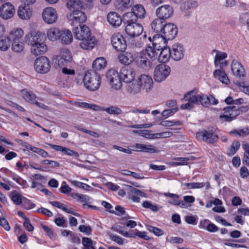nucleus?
<instances>
[{"label":"nucleus","mask_w":249,"mask_h":249,"mask_svg":"<svg viewBox=\"0 0 249 249\" xmlns=\"http://www.w3.org/2000/svg\"><path fill=\"white\" fill-rule=\"evenodd\" d=\"M79 25V27H75L73 31L75 38L81 41L79 46L85 50L93 49L96 44L95 37L91 36L90 30L86 25Z\"/></svg>","instance_id":"obj_1"},{"label":"nucleus","mask_w":249,"mask_h":249,"mask_svg":"<svg viewBox=\"0 0 249 249\" xmlns=\"http://www.w3.org/2000/svg\"><path fill=\"white\" fill-rule=\"evenodd\" d=\"M85 87L90 91H94L99 88L101 77L95 71L87 72L83 79Z\"/></svg>","instance_id":"obj_2"},{"label":"nucleus","mask_w":249,"mask_h":249,"mask_svg":"<svg viewBox=\"0 0 249 249\" xmlns=\"http://www.w3.org/2000/svg\"><path fill=\"white\" fill-rule=\"evenodd\" d=\"M195 92L193 93L194 98L192 99V101L194 103H196V105H201L204 107H209L210 106L213 105H217L218 103V100L211 94L209 96L206 94L199 95L197 94V91L196 89Z\"/></svg>","instance_id":"obj_3"},{"label":"nucleus","mask_w":249,"mask_h":249,"mask_svg":"<svg viewBox=\"0 0 249 249\" xmlns=\"http://www.w3.org/2000/svg\"><path fill=\"white\" fill-rule=\"evenodd\" d=\"M72 59L71 54L69 50L66 48H62L59 54L54 56L53 60L55 65L62 67L69 66Z\"/></svg>","instance_id":"obj_4"},{"label":"nucleus","mask_w":249,"mask_h":249,"mask_svg":"<svg viewBox=\"0 0 249 249\" xmlns=\"http://www.w3.org/2000/svg\"><path fill=\"white\" fill-rule=\"evenodd\" d=\"M136 18H130L126 20L125 32L128 36L133 37L140 36L143 30L142 26L140 23H136Z\"/></svg>","instance_id":"obj_5"},{"label":"nucleus","mask_w":249,"mask_h":249,"mask_svg":"<svg viewBox=\"0 0 249 249\" xmlns=\"http://www.w3.org/2000/svg\"><path fill=\"white\" fill-rule=\"evenodd\" d=\"M224 113L219 116V119L222 122H231L239 115V110L234 106H227L222 109Z\"/></svg>","instance_id":"obj_6"},{"label":"nucleus","mask_w":249,"mask_h":249,"mask_svg":"<svg viewBox=\"0 0 249 249\" xmlns=\"http://www.w3.org/2000/svg\"><path fill=\"white\" fill-rule=\"evenodd\" d=\"M196 138L200 141L213 144L218 139L217 135L213 129H203L196 134Z\"/></svg>","instance_id":"obj_7"},{"label":"nucleus","mask_w":249,"mask_h":249,"mask_svg":"<svg viewBox=\"0 0 249 249\" xmlns=\"http://www.w3.org/2000/svg\"><path fill=\"white\" fill-rule=\"evenodd\" d=\"M107 81L111 87L115 89H119L122 86L120 73L114 69L108 70L106 73Z\"/></svg>","instance_id":"obj_8"},{"label":"nucleus","mask_w":249,"mask_h":249,"mask_svg":"<svg viewBox=\"0 0 249 249\" xmlns=\"http://www.w3.org/2000/svg\"><path fill=\"white\" fill-rule=\"evenodd\" d=\"M171 68L169 66L163 64H159L154 70V79L157 82H161L169 76Z\"/></svg>","instance_id":"obj_9"},{"label":"nucleus","mask_w":249,"mask_h":249,"mask_svg":"<svg viewBox=\"0 0 249 249\" xmlns=\"http://www.w3.org/2000/svg\"><path fill=\"white\" fill-rule=\"evenodd\" d=\"M111 43L113 48L119 52H124L127 47L124 37L119 33L114 34L112 36Z\"/></svg>","instance_id":"obj_10"},{"label":"nucleus","mask_w":249,"mask_h":249,"mask_svg":"<svg viewBox=\"0 0 249 249\" xmlns=\"http://www.w3.org/2000/svg\"><path fill=\"white\" fill-rule=\"evenodd\" d=\"M34 67L37 72L46 73L50 71V61L46 56L39 57L36 60Z\"/></svg>","instance_id":"obj_11"},{"label":"nucleus","mask_w":249,"mask_h":249,"mask_svg":"<svg viewBox=\"0 0 249 249\" xmlns=\"http://www.w3.org/2000/svg\"><path fill=\"white\" fill-rule=\"evenodd\" d=\"M67 18L73 26L76 25V24H81L87 19L86 14L81 10H77L71 13L68 15Z\"/></svg>","instance_id":"obj_12"},{"label":"nucleus","mask_w":249,"mask_h":249,"mask_svg":"<svg viewBox=\"0 0 249 249\" xmlns=\"http://www.w3.org/2000/svg\"><path fill=\"white\" fill-rule=\"evenodd\" d=\"M178 31L176 25L172 23H168L164 25L161 33L167 40H172L176 36Z\"/></svg>","instance_id":"obj_13"},{"label":"nucleus","mask_w":249,"mask_h":249,"mask_svg":"<svg viewBox=\"0 0 249 249\" xmlns=\"http://www.w3.org/2000/svg\"><path fill=\"white\" fill-rule=\"evenodd\" d=\"M174 10L169 5H164L158 8L156 11V16L165 20L170 18L173 14Z\"/></svg>","instance_id":"obj_14"},{"label":"nucleus","mask_w":249,"mask_h":249,"mask_svg":"<svg viewBox=\"0 0 249 249\" xmlns=\"http://www.w3.org/2000/svg\"><path fill=\"white\" fill-rule=\"evenodd\" d=\"M133 133H142V135L146 138L148 139H157L160 138H169L172 136L173 133L171 131L164 132L159 133L150 134L148 130H133Z\"/></svg>","instance_id":"obj_15"},{"label":"nucleus","mask_w":249,"mask_h":249,"mask_svg":"<svg viewBox=\"0 0 249 249\" xmlns=\"http://www.w3.org/2000/svg\"><path fill=\"white\" fill-rule=\"evenodd\" d=\"M15 13L14 6L10 2L2 4L0 7V17L4 19L12 18Z\"/></svg>","instance_id":"obj_16"},{"label":"nucleus","mask_w":249,"mask_h":249,"mask_svg":"<svg viewBox=\"0 0 249 249\" xmlns=\"http://www.w3.org/2000/svg\"><path fill=\"white\" fill-rule=\"evenodd\" d=\"M121 80L125 83H131L135 77L134 70L128 66L123 67L120 71Z\"/></svg>","instance_id":"obj_17"},{"label":"nucleus","mask_w":249,"mask_h":249,"mask_svg":"<svg viewBox=\"0 0 249 249\" xmlns=\"http://www.w3.org/2000/svg\"><path fill=\"white\" fill-rule=\"evenodd\" d=\"M42 18L45 22L53 24L55 22L57 19V14L54 9L48 7L43 10Z\"/></svg>","instance_id":"obj_18"},{"label":"nucleus","mask_w":249,"mask_h":249,"mask_svg":"<svg viewBox=\"0 0 249 249\" xmlns=\"http://www.w3.org/2000/svg\"><path fill=\"white\" fill-rule=\"evenodd\" d=\"M171 58L175 61L182 59L184 55L185 49L180 44L175 43L170 49Z\"/></svg>","instance_id":"obj_19"},{"label":"nucleus","mask_w":249,"mask_h":249,"mask_svg":"<svg viewBox=\"0 0 249 249\" xmlns=\"http://www.w3.org/2000/svg\"><path fill=\"white\" fill-rule=\"evenodd\" d=\"M148 40L152 43L151 46L155 48L159 49V50L166 47L167 39L161 34H156L151 38V37H148Z\"/></svg>","instance_id":"obj_20"},{"label":"nucleus","mask_w":249,"mask_h":249,"mask_svg":"<svg viewBox=\"0 0 249 249\" xmlns=\"http://www.w3.org/2000/svg\"><path fill=\"white\" fill-rule=\"evenodd\" d=\"M138 80L140 84L141 88L146 92L149 91L153 88V81L151 76L147 74H141Z\"/></svg>","instance_id":"obj_21"},{"label":"nucleus","mask_w":249,"mask_h":249,"mask_svg":"<svg viewBox=\"0 0 249 249\" xmlns=\"http://www.w3.org/2000/svg\"><path fill=\"white\" fill-rule=\"evenodd\" d=\"M132 12L127 14V16L130 17V18H142L144 17L145 14V10L143 5L141 4H136L132 8Z\"/></svg>","instance_id":"obj_22"},{"label":"nucleus","mask_w":249,"mask_h":249,"mask_svg":"<svg viewBox=\"0 0 249 249\" xmlns=\"http://www.w3.org/2000/svg\"><path fill=\"white\" fill-rule=\"evenodd\" d=\"M231 71L234 75L238 77H244L246 75V72L244 68L240 63L237 60L234 59L231 64Z\"/></svg>","instance_id":"obj_23"},{"label":"nucleus","mask_w":249,"mask_h":249,"mask_svg":"<svg viewBox=\"0 0 249 249\" xmlns=\"http://www.w3.org/2000/svg\"><path fill=\"white\" fill-rule=\"evenodd\" d=\"M107 19L109 23L114 27L120 26L122 23L120 15L115 12H109L107 16Z\"/></svg>","instance_id":"obj_24"},{"label":"nucleus","mask_w":249,"mask_h":249,"mask_svg":"<svg viewBox=\"0 0 249 249\" xmlns=\"http://www.w3.org/2000/svg\"><path fill=\"white\" fill-rule=\"evenodd\" d=\"M194 92H195V90H191L187 92L184 95V98L182 99V100L188 101V103L185 104H182L180 106V108L181 109L191 110L194 108V105H196V103L193 102L192 99L194 98L193 95V93Z\"/></svg>","instance_id":"obj_25"},{"label":"nucleus","mask_w":249,"mask_h":249,"mask_svg":"<svg viewBox=\"0 0 249 249\" xmlns=\"http://www.w3.org/2000/svg\"><path fill=\"white\" fill-rule=\"evenodd\" d=\"M18 14L22 19H29L32 15V9L29 5H21L18 8Z\"/></svg>","instance_id":"obj_26"},{"label":"nucleus","mask_w":249,"mask_h":249,"mask_svg":"<svg viewBox=\"0 0 249 249\" xmlns=\"http://www.w3.org/2000/svg\"><path fill=\"white\" fill-rule=\"evenodd\" d=\"M132 148L136 149L137 151L148 152L150 153L159 152V150L156 149L153 146L151 145H145L142 143H136L131 146Z\"/></svg>","instance_id":"obj_27"},{"label":"nucleus","mask_w":249,"mask_h":249,"mask_svg":"<svg viewBox=\"0 0 249 249\" xmlns=\"http://www.w3.org/2000/svg\"><path fill=\"white\" fill-rule=\"evenodd\" d=\"M45 35L40 32L31 35L29 39V43L31 46L44 43Z\"/></svg>","instance_id":"obj_28"},{"label":"nucleus","mask_w":249,"mask_h":249,"mask_svg":"<svg viewBox=\"0 0 249 249\" xmlns=\"http://www.w3.org/2000/svg\"><path fill=\"white\" fill-rule=\"evenodd\" d=\"M171 58L170 48L165 47L159 52L158 60L159 62L165 63Z\"/></svg>","instance_id":"obj_29"},{"label":"nucleus","mask_w":249,"mask_h":249,"mask_svg":"<svg viewBox=\"0 0 249 249\" xmlns=\"http://www.w3.org/2000/svg\"><path fill=\"white\" fill-rule=\"evenodd\" d=\"M129 193L131 199L136 202H139L140 201V196L146 197L145 193L132 187H130Z\"/></svg>","instance_id":"obj_30"},{"label":"nucleus","mask_w":249,"mask_h":249,"mask_svg":"<svg viewBox=\"0 0 249 249\" xmlns=\"http://www.w3.org/2000/svg\"><path fill=\"white\" fill-rule=\"evenodd\" d=\"M213 77L220 81L222 83L229 85L230 83L227 74L223 70H215L213 73Z\"/></svg>","instance_id":"obj_31"},{"label":"nucleus","mask_w":249,"mask_h":249,"mask_svg":"<svg viewBox=\"0 0 249 249\" xmlns=\"http://www.w3.org/2000/svg\"><path fill=\"white\" fill-rule=\"evenodd\" d=\"M47 50L44 43L31 46V52L36 56L44 54Z\"/></svg>","instance_id":"obj_32"},{"label":"nucleus","mask_w":249,"mask_h":249,"mask_svg":"<svg viewBox=\"0 0 249 249\" xmlns=\"http://www.w3.org/2000/svg\"><path fill=\"white\" fill-rule=\"evenodd\" d=\"M127 91L131 94H135L140 92L142 89L138 80H133L126 87Z\"/></svg>","instance_id":"obj_33"},{"label":"nucleus","mask_w":249,"mask_h":249,"mask_svg":"<svg viewBox=\"0 0 249 249\" xmlns=\"http://www.w3.org/2000/svg\"><path fill=\"white\" fill-rule=\"evenodd\" d=\"M163 19L158 18L155 19L151 23V28L156 33H161L164 27Z\"/></svg>","instance_id":"obj_34"},{"label":"nucleus","mask_w":249,"mask_h":249,"mask_svg":"<svg viewBox=\"0 0 249 249\" xmlns=\"http://www.w3.org/2000/svg\"><path fill=\"white\" fill-rule=\"evenodd\" d=\"M160 51V50L159 49L155 48L154 47L150 46V44L146 48V53L151 61L158 60Z\"/></svg>","instance_id":"obj_35"},{"label":"nucleus","mask_w":249,"mask_h":249,"mask_svg":"<svg viewBox=\"0 0 249 249\" xmlns=\"http://www.w3.org/2000/svg\"><path fill=\"white\" fill-rule=\"evenodd\" d=\"M62 30L57 28H52L47 32L49 39L53 41L59 39L61 37Z\"/></svg>","instance_id":"obj_36"},{"label":"nucleus","mask_w":249,"mask_h":249,"mask_svg":"<svg viewBox=\"0 0 249 249\" xmlns=\"http://www.w3.org/2000/svg\"><path fill=\"white\" fill-rule=\"evenodd\" d=\"M119 62L125 65H128L134 61V57L130 53L126 52L118 56Z\"/></svg>","instance_id":"obj_37"},{"label":"nucleus","mask_w":249,"mask_h":249,"mask_svg":"<svg viewBox=\"0 0 249 249\" xmlns=\"http://www.w3.org/2000/svg\"><path fill=\"white\" fill-rule=\"evenodd\" d=\"M132 0H116L115 2V7L118 10L124 11L131 6Z\"/></svg>","instance_id":"obj_38"},{"label":"nucleus","mask_w":249,"mask_h":249,"mask_svg":"<svg viewBox=\"0 0 249 249\" xmlns=\"http://www.w3.org/2000/svg\"><path fill=\"white\" fill-rule=\"evenodd\" d=\"M22 97L28 102L34 104L36 101V95L31 91L24 89L21 90Z\"/></svg>","instance_id":"obj_39"},{"label":"nucleus","mask_w":249,"mask_h":249,"mask_svg":"<svg viewBox=\"0 0 249 249\" xmlns=\"http://www.w3.org/2000/svg\"><path fill=\"white\" fill-rule=\"evenodd\" d=\"M67 7L72 12L80 10L83 7L82 2L80 0H69L67 3Z\"/></svg>","instance_id":"obj_40"},{"label":"nucleus","mask_w":249,"mask_h":249,"mask_svg":"<svg viewBox=\"0 0 249 249\" xmlns=\"http://www.w3.org/2000/svg\"><path fill=\"white\" fill-rule=\"evenodd\" d=\"M60 39L62 42L65 44L71 43L73 39L71 32L68 30H62Z\"/></svg>","instance_id":"obj_41"},{"label":"nucleus","mask_w":249,"mask_h":249,"mask_svg":"<svg viewBox=\"0 0 249 249\" xmlns=\"http://www.w3.org/2000/svg\"><path fill=\"white\" fill-rule=\"evenodd\" d=\"M107 64V61L104 57H98L93 62L92 68L95 71L104 69Z\"/></svg>","instance_id":"obj_42"},{"label":"nucleus","mask_w":249,"mask_h":249,"mask_svg":"<svg viewBox=\"0 0 249 249\" xmlns=\"http://www.w3.org/2000/svg\"><path fill=\"white\" fill-rule=\"evenodd\" d=\"M23 35V32L21 29H16L12 31L8 37L10 38L11 41H20L22 40Z\"/></svg>","instance_id":"obj_43"},{"label":"nucleus","mask_w":249,"mask_h":249,"mask_svg":"<svg viewBox=\"0 0 249 249\" xmlns=\"http://www.w3.org/2000/svg\"><path fill=\"white\" fill-rule=\"evenodd\" d=\"M213 51L216 52L214 64L215 67H217L219 63L227 57V54L226 53L221 52L216 50H214Z\"/></svg>","instance_id":"obj_44"},{"label":"nucleus","mask_w":249,"mask_h":249,"mask_svg":"<svg viewBox=\"0 0 249 249\" xmlns=\"http://www.w3.org/2000/svg\"><path fill=\"white\" fill-rule=\"evenodd\" d=\"M82 244L83 246L82 249H96V242L89 237H83L82 239Z\"/></svg>","instance_id":"obj_45"},{"label":"nucleus","mask_w":249,"mask_h":249,"mask_svg":"<svg viewBox=\"0 0 249 249\" xmlns=\"http://www.w3.org/2000/svg\"><path fill=\"white\" fill-rule=\"evenodd\" d=\"M11 41L8 36L0 37V50L7 51L10 46Z\"/></svg>","instance_id":"obj_46"},{"label":"nucleus","mask_w":249,"mask_h":249,"mask_svg":"<svg viewBox=\"0 0 249 249\" xmlns=\"http://www.w3.org/2000/svg\"><path fill=\"white\" fill-rule=\"evenodd\" d=\"M101 110L110 114L119 115L122 113V110L116 106H112L108 107H101Z\"/></svg>","instance_id":"obj_47"},{"label":"nucleus","mask_w":249,"mask_h":249,"mask_svg":"<svg viewBox=\"0 0 249 249\" xmlns=\"http://www.w3.org/2000/svg\"><path fill=\"white\" fill-rule=\"evenodd\" d=\"M72 197L76 199L78 201L82 203H87L90 197L87 195L80 194L78 193H73L72 194Z\"/></svg>","instance_id":"obj_48"},{"label":"nucleus","mask_w":249,"mask_h":249,"mask_svg":"<svg viewBox=\"0 0 249 249\" xmlns=\"http://www.w3.org/2000/svg\"><path fill=\"white\" fill-rule=\"evenodd\" d=\"M10 197L13 203L16 205H20L22 203L21 196L16 191H14L10 194Z\"/></svg>","instance_id":"obj_49"},{"label":"nucleus","mask_w":249,"mask_h":249,"mask_svg":"<svg viewBox=\"0 0 249 249\" xmlns=\"http://www.w3.org/2000/svg\"><path fill=\"white\" fill-rule=\"evenodd\" d=\"M243 148L244 150V156L243 158V163L247 165H249V144L245 143L243 144Z\"/></svg>","instance_id":"obj_50"},{"label":"nucleus","mask_w":249,"mask_h":249,"mask_svg":"<svg viewBox=\"0 0 249 249\" xmlns=\"http://www.w3.org/2000/svg\"><path fill=\"white\" fill-rule=\"evenodd\" d=\"M24 48V44L21 41H13L12 44V50L17 53L21 52Z\"/></svg>","instance_id":"obj_51"},{"label":"nucleus","mask_w":249,"mask_h":249,"mask_svg":"<svg viewBox=\"0 0 249 249\" xmlns=\"http://www.w3.org/2000/svg\"><path fill=\"white\" fill-rule=\"evenodd\" d=\"M130 234L133 236H130L129 237L135 238L137 236L145 240L149 239V237L147 235L146 232L145 231H140L137 230H135V231H130Z\"/></svg>","instance_id":"obj_52"},{"label":"nucleus","mask_w":249,"mask_h":249,"mask_svg":"<svg viewBox=\"0 0 249 249\" xmlns=\"http://www.w3.org/2000/svg\"><path fill=\"white\" fill-rule=\"evenodd\" d=\"M205 185V184L204 182L184 183L182 184V186H186L188 189L201 188Z\"/></svg>","instance_id":"obj_53"},{"label":"nucleus","mask_w":249,"mask_h":249,"mask_svg":"<svg viewBox=\"0 0 249 249\" xmlns=\"http://www.w3.org/2000/svg\"><path fill=\"white\" fill-rule=\"evenodd\" d=\"M71 183L74 186L79 187L80 188H82L85 190L91 191L93 189V188L92 187L90 186L89 185L86 183L81 182L80 181L73 180L71 181Z\"/></svg>","instance_id":"obj_54"},{"label":"nucleus","mask_w":249,"mask_h":249,"mask_svg":"<svg viewBox=\"0 0 249 249\" xmlns=\"http://www.w3.org/2000/svg\"><path fill=\"white\" fill-rule=\"evenodd\" d=\"M111 229L121 234L124 236L127 237L133 236L131 234H130V232L124 231L123 230V227L120 225H114L112 227Z\"/></svg>","instance_id":"obj_55"},{"label":"nucleus","mask_w":249,"mask_h":249,"mask_svg":"<svg viewBox=\"0 0 249 249\" xmlns=\"http://www.w3.org/2000/svg\"><path fill=\"white\" fill-rule=\"evenodd\" d=\"M240 146V143L238 141H233L228 152L229 156L233 155L239 148Z\"/></svg>","instance_id":"obj_56"},{"label":"nucleus","mask_w":249,"mask_h":249,"mask_svg":"<svg viewBox=\"0 0 249 249\" xmlns=\"http://www.w3.org/2000/svg\"><path fill=\"white\" fill-rule=\"evenodd\" d=\"M138 64L142 67L145 68L150 66V61L146 57L141 56L137 60Z\"/></svg>","instance_id":"obj_57"},{"label":"nucleus","mask_w":249,"mask_h":249,"mask_svg":"<svg viewBox=\"0 0 249 249\" xmlns=\"http://www.w3.org/2000/svg\"><path fill=\"white\" fill-rule=\"evenodd\" d=\"M181 124L180 121H162L160 124L163 126L170 127L173 125H179Z\"/></svg>","instance_id":"obj_58"},{"label":"nucleus","mask_w":249,"mask_h":249,"mask_svg":"<svg viewBox=\"0 0 249 249\" xmlns=\"http://www.w3.org/2000/svg\"><path fill=\"white\" fill-rule=\"evenodd\" d=\"M169 204H172L175 206H179L181 208H187L189 206L183 201H180L178 198H173V199L168 201Z\"/></svg>","instance_id":"obj_59"},{"label":"nucleus","mask_w":249,"mask_h":249,"mask_svg":"<svg viewBox=\"0 0 249 249\" xmlns=\"http://www.w3.org/2000/svg\"><path fill=\"white\" fill-rule=\"evenodd\" d=\"M178 110V107H175L171 109H165L161 112V115L165 118H167Z\"/></svg>","instance_id":"obj_60"},{"label":"nucleus","mask_w":249,"mask_h":249,"mask_svg":"<svg viewBox=\"0 0 249 249\" xmlns=\"http://www.w3.org/2000/svg\"><path fill=\"white\" fill-rule=\"evenodd\" d=\"M147 229L150 232H152L157 236H160L163 234L162 230L153 226H149Z\"/></svg>","instance_id":"obj_61"},{"label":"nucleus","mask_w":249,"mask_h":249,"mask_svg":"<svg viewBox=\"0 0 249 249\" xmlns=\"http://www.w3.org/2000/svg\"><path fill=\"white\" fill-rule=\"evenodd\" d=\"M236 84L243 92L249 95V86H246L244 82H237Z\"/></svg>","instance_id":"obj_62"},{"label":"nucleus","mask_w":249,"mask_h":249,"mask_svg":"<svg viewBox=\"0 0 249 249\" xmlns=\"http://www.w3.org/2000/svg\"><path fill=\"white\" fill-rule=\"evenodd\" d=\"M41 226L50 238L53 239L55 237V234L51 229L43 224H41Z\"/></svg>","instance_id":"obj_63"},{"label":"nucleus","mask_w":249,"mask_h":249,"mask_svg":"<svg viewBox=\"0 0 249 249\" xmlns=\"http://www.w3.org/2000/svg\"><path fill=\"white\" fill-rule=\"evenodd\" d=\"M79 230L81 232H84L88 235H90L91 233V229L89 226L81 225L79 226Z\"/></svg>","instance_id":"obj_64"}]
</instances>
